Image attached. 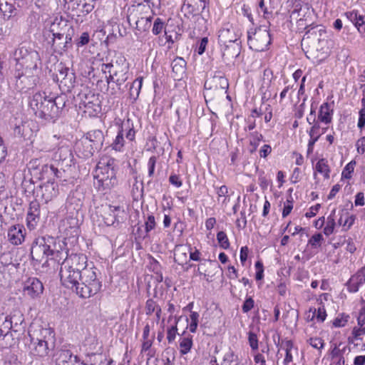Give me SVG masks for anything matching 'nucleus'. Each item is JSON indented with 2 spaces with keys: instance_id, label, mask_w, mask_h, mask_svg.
Here are the masks:
<instances>
[{
  "instance_id": "69168bd1",
  "label": "nucleus",
  "mask_w": 365,
  "mask_h": 365,
  "mask_svg": "<svg viewBox=\"0 0 365 365\" xmlns=\"http://www.w3.org/2000/svg\"><path fill=\"white\" fill-rule=\"evenodd\" d=\"M358 153L363 155L365 153V136L361 137L356 143Z\"/></svg>"
},
{
  "instance_id": "8fccbe9b",
  "label": "nucleus",
  "mask_w": 365,
  "mask_h": 365,
  "mask_svg": "<svg viewBox=\"0 0 365 365\" xmlns=\"http://www.w3.org/2000/svg\"><path fill=\"white\" fill-rule=\"evenodd\" d=\"M351 279L359 286L364 284L365 282V267L361 268L356 274L351 277Z\"/></svg>"
},
{
  "instance_id": "f257e3e1",
  "label": "nucleus",
  "mask_w": 365,
  "mask_h": 365,
  "mask_svg": "<svg viewBox=\"0 0 365 365\" xmlns=\"http://www.w3.org/2000/svg\"><path fill=\"white\" fill-rule=\"evenodd\" d=\"M56 257L61 264L60 278L62 284L72 289L81 298H89L96 294L102 284L94 267H88L87 257L83 254L68 255V251L57 252Z\"/></svg>"
},
{
  "instance_id": "b1692460",
  "label": "nucleus",
  "mask_w": 365,
  "mask_h": 365,
  "mask_svg": "<svg viewBox=\"0 0 365 365\" xmlns=\"http://www.w3.org/2000/svg\"><path fill=\"white\" fill-rule=\"evenodd\" d=\"M77 97L80 99L79 108L81 109L90 103H92V101L99 99L98 94H95L91 91L88 90V88H85V91L79 93Z\"/></svg>"
},
{
  "instance_id": "37998d69",
  "label": "nucleus",
  "mask_w": 365,
  "mask_h": 365,
  "mask_svg": "<svg viewBox=\"0 0 365 365\" xmlns=\"http://www.w3.org/2000/svg\"><path fill=\"white\" fill-rule=\"evenodd\" d=\"M157 162L156 156H151L148 163V177L150 178L148 181V184L150 185L152 182V178L154 176L155 165Z\"/></svg>"
},
{
  "instance_id": "864d4df0",
  "label": "nucleus",
  "mask_w": 365,
  "mask_h": 365,
  "mask_svg": "<svg viewBox=\"0 0 365 365\" xmlns=\"http://www.w3.org/2000/svg\"><path fill=\"white\" fill-rule=\"evenodd\" d=\"M160 306L152 299H149L145 303V312L146 314L151 315Z\"/></svg>"
},
{
  "instance_id": "7ed1b4c3",
  "label": "nucleus",
  "mask_w": 365,
  "mask_h": 365,
  "mask_svg": "<svg viewBox=\"0 0 365 365\" xmlns=\"http://www.w3.org/2000/svg\"><path fill=\"white\" fill-rule=\"evenodd\" d=\"M115 160L106 157L101 158L97 165L96 182L95 185L99 190H110L117 185Z\"/></svg>"
},
{
  "instance_id": "de8ad7c7",
  "label": "nucleus",
  "mask_w": 365,
  "mask_h": 365,
  "mask_svg": "<svg viewBox=\"0 0 365 365\" xmlns=\"http://www.w3.org/2000/svg\"><path fill=\"white\" fill-rule=\"evenodd\" d=\"M349 319V316L348 314L341 313L334 320L333 325L335 327H344L348 322Z\"/></svg>"
},
{
  "instance_id": "58836bf2",
  "label": "nucleus",
  "mask_w": 365,
  "mask_h": 365,
  "mask_svg": "<svg viewBox=\"0 0 365 365\" xmlns=\"http://www.w3.org/2000/svg\"><path fill=\"white\" fill-rule=\"evenodd\" d=\"M335 212L336 209H334L331 212V214L327 217V224L324 228V234L327 236H329L330 235L334 232L336 223L334 217L335 215Z\"/></svg>"
},
{
  "instance_id": "1a4fd4ad",
  "label": "nucleus",
  "mask_w": 365,
  "mask_h": 365,
  "mask_svg": "<svg viewBox=\"0 0 365 365\" xmlns=\"http://www.w3.org/2000/svg\"><path fill=\"white\" fill-rule=\"evenodd\" d=\"M208 0H185L181 11L184 16L189 20H198L202 16V13L206 8Z\"/></svg>"
},
{
  "instance_id": "774afa93",
  "label": "nucleus",
  "mask_w": 365,
  "mask_h": 365,
  "mask_svg": "<svg viewBox=\"0 0 365 365\" xmlns=\"http://www.w3.org/2000/svg\"><path fill=\"white\" fill-rule=\"evenodd\" d=\"M309 344L315 349H320L324 346V341L320 338H310Z\"/></svg>"
},
{
  "instance_id": "20e7f679",
  "label": "nucleus",
  "mask_w": 365,
  "mask_h": 365,
  "mask_svg": "<svg viewBox=\"0 0 365 365\" xmlns=\"http://www.w3.org/2000/svg\"><path fill=\"white\" fill-rule=\"evenodd\" d=\"M29 172L36 180L44 181V183L53 185L56 179L66 181L65 170H61L53 164L40 165L39 160H31L28 165Z\"/></svg>"
},
{
  "instance_id": "cd10ccee",
  "label": "nucleus",
  "mask_w": 365,
  "mask_h": 365,
  "mask_svg": "<svg viewBox=\"0 0 365 365\" xmlns=\"http://www.w3.org/2000/svg\"><path fill=\"white\" fill-rule=\"evenodd\" d=\"M66 200L68 205H83L85 195L81 190L77 189L69 193Z\"/></svg>"
},
{
  "instance_id": "09e8293b",
  "label": "nucleus",
  "mask_w": 365,
  "mask_h": 365,
  "mask_svg": "<svg viewBox=\"0 0 365 365\" xmlns=\"http://www.w3.org/2000/svg\"><path fill=\"white\" fill-rule=\"evenodd\" d=\"M163 29H165L164 21L160 18H156L153 23V34L155 36L159 35Z\"/></svg>"
},
{
  "instance_id": "4be33fe9",
  "label": "nucleus",
  "mask_w": 365,
  "mask_h": 365,
  "mask_svg": "<svg viewBox=\"0 0 365 365\" xmlns=\"http://www.w3.org/2000/svg\"><path fill=\"white\" fill-rule=\"evenodd\" d=\"M78 1L76 2L77 7L73 9V10L77 11L78 16H86L94 9L96 0H88V1L84 0V2L79 0Z\"/></svg>"
},
{
  "instance_id": "f8f14e48",
  "label": "nucleus",
  "mask_w": 365,
  "mask_h": 365,
  "mask_svg": "<svg viewBox=\"0 0 365 365\" xmlns=\"http://www.w3.org/2000/svg\"><path fill=\"white\" fill-rule=\"evenodd\" d=\"M54 159L56 161H58V167H60L61 170H64L63 168L71 166V163L73 160V155L72 152L68 148H60L57 152L55 153Z\"/></svg>"
},
{
  "instance_id": "4d7b16f0",
  "label": "nucleus",
  "mask_w": 365,
  "mask_h": 365,
  "mask_svg": "<svg viewBox=\"0 0 365 365\" xmlns=\"http://www.w3.org/2000/svg\"><path fill=\"white\" fill-rule=\"evenodd\" d=\"M177 331H178V328H177V322H176L175 325L170 327L167 330V339L169 343H171L175 340L176 334H177Z\"/></svg>"
},
{
  "instance_id": "bb28decb",
  "label": "nucleus",
  "mask_w": 365,
  "mask_h": 365,
  "mask_svg": "<svg viewBox=\"0 0 365 365\" xmlns=\"http://www.w3.org/2000/svg\"><path fill=\"white\" fill-rule=\"evenodd\" d=\"M173 73L175 74V78L180 79L185 72L186 61L181 57H176L171 63Z\"/></svg>"
},
{
  "instance_id": "5701e85b",
  "label": "nucleus",
  "mask_w": 365,
  "mask_h": 365,
  "mask_svg": "<svg viewBox=\"0 0 365 365\" xmlns=\"http://www.w3.org/2000/svg\"><path fill=\"white\" fill-rule=\"evenodd\" d=\"M304 30L306 31L304 37L307 38L316 37L318 38L319 41L326 34V30L323 26L314 24L307 26Z\"/></svg>"
},
{
  "instance_id": "0e129e2a",
  "label": "nucleus",
  "mask_w": 365,
  "mask_h": 365,
  "mask_svg": "<svg viewBox=\"0 0 365 365\" xmlns=\"http://www.w3.org/2000/svg\"><path fill=\"white\" fill-rule=\"evenodd\" d=\"M155 226V217L153 215H150L148 217L147 221L145 222V232L148 233L150 230H152Z\"/></svg>"
},
{
  "instance_id": "4468645a",
  "label": "nucleus",
  "mask_w": 365,
  "mask_h": 365,
  "mask_svg": "<svg viewBox=\"0 0 365 365\" xmlns=\"http://www.w3.org/2000/svg\"><path fill=\"white\" fill-rule=\"evenodd\" d=\"M69 23L67 20L61 17L60 19L56 18L52 23L50 31L53 34L52 42L54 44L56 38H63L64 37V31L67 29Z\"/></svg>"
},
{
  "instance_id": "9d476101",
  "label": "nucleus",
  "mask_w": 365,
  "mask_h": 365,
  "mask_svg": "<svg viewBox=\"0 0 365 365\" xmlns=\"http://www.w3.org/2000/svg\"><path fill=\"white\" fill-rule=\"evenodd\" d=\"M43 283L36 277H29L24 282L23 292L25 296L31 299L41 297L43 292Z\"/></svg>"
},
{
  "instance_id": "5fc2aeb1",
  "label": "nucleus",
  "mask_w": 365,
  "mask_h": 365,
  "mask_svg": "<svg viewBox=\"0 0 365 365\" xmlns=\"http://www.w3.org/2000/svg\"><path fill=\"white\" fill-rule=\"evenodd\" d=\"M169 182L175 186V187H180L182 185V180L180 176V175L175 174L174 173H171L169 177Z\"/></svg>"
},
{
  "instance_id": "603ef678",
  "label": "nucleus",
  "mask_w": 365,
  "mask_h": 365,
  "mask_svg": "<svg viewBox=\"0 0 365 365\" xmlns=\"http://www.w3.org/2000/svg\"><path fill=\"white\" fill-rule=\"evenodd\" d=\"M207 43H208V38L207 37L202 38L197 43V46H196L195 51L199 55H200V56L202 55L205 53V49H206V47L207 46Z\"/></svg>"
},
{
  "instance_id": "393cba45",
  "label": "nucleus",
  "mask_w": 365,
  "mask_h": 365,
  "mask_svg": "<svg viewBox=\"0 0 365 365\" xmlns=\"http://www.w3.org/2000/svg\"><path fill=\"white\" fill-rule=\"evenodd\" d=\"M76 356V355H74L71 351L63 349L58 350L53 355L56 365L64 364Z\"/></svg>"
},
{
  "instance_id": "c9c22d12",
  "label": "nucleus",
  "mask_w": 365,
  "mask_h": 365,
  "mask_svg": "<svg viewBox=\"0 0 365 365\" xmlns=\"http://www.w3.org/2000/svg\"><path fill=\"white\" fill-rule=\"evenodd\" d=\"M38 182L35 178L29 173V176H24L21 182L22 189L25 192L31 193L35 190V184Z\"/></svg>"
},
{
  "instance_id": "423d86ee",
  "label": "nucleus",
  "mask_w": 365,
  "mask_h": 365,
  "mask_svg": "<svg viewBox=\"0 0 365 365\" xmlns=\"http://www.w3.org/2000/svg\"><path fill=\"white\" fill-rule=\"evenodd\" d=\"M15 59H19L24 63L26 69V74L31 76L33 79L34 85H36V78L38 73L41 71V57L35 50H28L26 47L21 46L16 48L14 52Z\"/></svg>"
},
{
  "instance_id": "473e14b6",
  "label": "nucleus",
  "mask_w": 365,
  "mask_h": 365,
  "mask_svg": "<svg viewBox=\"0 0 365 365\" xmlns=\"http://www.w3.org/2000/svg\"><path fill=\"white\" fill-rule=\"evenodd\" d=\"M180 352L181 355H185L189 353L192 346V336L188 334L180 339Z\"/></svg>"
},
{
  "instance_id": "f03ea898",
  "label": "nucleus",
  "mask_w": 365,
  "mask_h": 365,
  "mask_svg": "<svg viewBox=\"0 0 365 365\" xmlns=\"http://www.w3.org/2000/svg\"><path fill=\"white\" fill-rule=\"evenodd\" d=\"M68 101L66 94L56 97L46 95V92L37 91L29 97V108L38 118L55 121L61 115Z\"/></svg>"
},
{
  "instance_id": "49530a36",
  "label": "nucleus",
  "mask_w": 365,
  "mask_h": 365,
  "mask_svg": "<svg viewBox=\"0 0 365 365\" xmlns=\"http://www.w3.org/2000/svg\"><path fill=\"white\" fill-rule=\"evenodd\" d=\"M356 165L355 160H351L344 168L342 173H341V180L342 179H351V174L354 172V166Z\"/></svg>"
},
{
  "instance_id": "4c0bfd02",
  "label": "nucleus",
  "mask_w": 365,
  "mask_h": 365,
  "mask_svg": "<svg viewBox=\"0 0 365 365\" xmlns=\"http://www.w3.org/2000/svg\"><path fill=\"white\" fill-rule=\"evenodd\" d=\"M125 123L122 125L121 129L118 133L113 143L111 144V147L115 151H121L123 145H124V138H123V127L125 125Z\"/></svg>"
},
{
  "instance_id": "052dcab7",
  "label": "nucleus",
  "mask_w": 365,
  "mask_h": 365,
  "mask_svg": "<svg viewBox=\"0 0 365 365\" xmlns=\"http://www.w3.org/2000/svg\"><path fill=\"white\" fill-rule=\"evenodd\" d=\"M227 193V187L225 185H222L219 188L217 192L218 194V203L220 202V198H222V204H226L228 200L226 197V194Z\"/></svg>"
},
{
  "instance_id": "6e6d98bb",
  "label": "nucleus",
  "mask_w": 365,
  "mask_h": 365,
  "mask_svg": "<svg viewBox=\"0 0 365 365\" xmlns=\"http://www.w3.org/2000/svg\"><path fill=\"white\" fill-rule=\"evenodd\" d=\"M248 341H249L250 347L253 350H256L258 349V339H257V336L255 333H254L251 331H249Z\"/></svg>"
},
{
  "instance_id": "412c9836",
  "label": "nucleus",
  "mask_w": 365,
  "mask_h": 365,
  "mask_svg": "<svg viewBox=\"0 0 365 365\" xmlns=\"http://www.w3.org/2000/svg\"><path fill=\"white\" fill-rule=\"evenodd\" d=\"M128 71L129 67L115 68L107 69V73L114 76L116 78V86L118 89H120L121 86L128 78Z\"/></svg>"
},
{
  "instance_id": "c85d7f7f",
  "label": "nucleus",
  "mask_w": 365,
  "mask_h": 365,
  "mask_svg": "<svg viewBox=\"0 0 365 365\" xmlns=\"http://www.w3.org/2000/svg\"><path fill=\"white\" fill-rule=\"evenodd\" d=\"M76 74L70 71L67 76L58 84L59 88L63 92H71L76 83Z\"/></svg>"
},
{
  "instance_id": "3c124183",
  "label": "nucleus",
  "mask_w": 365,
  "mask_h": 365,
  "mask_svg": "<svg viewBox=\"0 0 365 365\" xmlns=\"http://www.w3.org/2000/svg\"><path fill=\"white\" fill-rule=\"evenodd\" d=\"M90 35L87 31L83 32L81 36L75 40L78 48L87 45L90 42Z\"/></svg>"
},
{
  "instance_id": "338daca9",
  "label": "nucleus",
  "mask_w": 365,
  "mask_h": 365,
  "mask_svg": "<svg viewBox=\"0 0 365 365\" xmlns=\"http://www.w3.org/2000/svg\"><path fill=\"white\" fill-rule=\"evenodd\" d=\"M357 126L361 131H362L365 128V111H364V109H360L359 112V120Z\"/></svg>"
},
{
  "instance_id": "e433bc0d",
  "label": "nucleus",
  "mask_w": 365,
  "mask_h": 365,
  "mask_svg": "<svg viewBox=\"0 0 365 365\" xmlns=\"http://www.w3.org/2000/svg\"><path fill=\"white\" fill-rule=\"evenodd\" d=\"M336 237L335 236H334L331 239V241H330V243H331L333 245L334 248H338L340 246L343 245L345 242H346V244H347V245H346L347 251H349L351 253L354 252V251L356 250V247H355L354 244L351 241L349 240V241L346 242V240L344 237H341L339 240V241H336Z\"/></svg>"
},
{
  "instance_id": "c756f323",
  "label": "nucleus",
  "mask_w": 365,
  "mask_h": 365,
  "mask_svg": "<svg viewBox=\"0 0 365 365\" xmlns=\"http://www.w3.org/2000/svg\"><path fill=\"white\" fill-rule=\"evenodd\" d=\"M129 67L128 63L126 62V58L123 55H120L117 57L115 61L103 63L101 70L104 73H107V69L115 68H123Z\"/></svg>"
},
{
  "instance_id": "2f4dec72",
  "label": "nucleus",
  "mask_w": 365,
  "mask_h": 365,
  "mask_svg": "<svg viewBox=\"0 0 365 365\" xmlns=\"http://www.w3.org/2000/svg\"><path fill=\"white\" fill-rule=\"evenodd\" d=\"M192 250L190 246L179 245L175 249V260L180 264L187 259V254Z\"/></svg>"
},
{
  "instance_id": "680f3d73",
  "label": "nucleus",
  "mask_w": 365,
  "mask_h": 365,
  "mask_svg": "<svg viewBox=\"0 0 365 365\" xmlns=\"http://www.w3.org/2000/svg\"><path fill=\"white\" fill-rule=\"evenodd\" d=\"M255 302L252 297H248L244 302L242 309L244 313H247L254 307Z\"/></svg>"
},
{
  "instance_id": "dca6fc26",
  "label": "nucleus",
  "mask_w": 365,
  "mask_h": 365,
  "mask_svg": "<svg viewBox=\"0 0 365 365\" xmlns=\"http://www.w3.org/2000/svg\"><path fill=\"white\" fill-rule=\"evenodd\" d=\"M24 227L17 224L12 225L8 230V240L14 245H19L22 243L24 240Z\"/></svg>"
},
{
  "instance_id": "aec40b11",
  "label": "nucleus",
  "mask_w": 365,
  "mask_h": 365,
  "mask_svg": "<svg viewBox=\"0 0 365 365\" xmlns=\"http://www.w3.org/2000/svg\"><path fill=\"white\" fill-rule=\"evenodd\" d=\"M84 137L88 138V140L90 141L97 151L101 150L104 141V135L101 130H91Z\"/></svg>"
},
{
  "instance_id": "13d9d810",
  "label": "nucleus",
  "mask_w": 365,
  "mask_h": 365,
  "mask_svg": "<svg viewBox=\"0 0 365 365\" xmlns=\"http://www.w3.org/2000/svg\"><path fill=\"white\" fill-rule=\"evenodd\" d=\"M251 135L253 140L250 141V145L254 146V149L251 150V152L252 153L254 150H256L257 147L259 145V142L263 140V135L260 133H258L257 132H254L251 133Z\"/></svg>"
},
{
  "instance_id": "e2e57ef3",
  "label": "nucleus",
  "mask_w": 365,
  "mask_h": 365,
  "mask_svg": "<svg viewBox=\"0 0 365 365\" xmlns=\"http://www.w3.org/2000/svg\"><path fill=\"white\" fill-rule=\"evenodd\" d=\"M67 224L68 227L73 229L74 232H76L78 228V218H65L63 220V225Z\"/></svg>"
},
{
  "instance_id": "0eeeda50",
  "label": "nucleus",
  "mask_w": 365,
  "mask_h": 365,
  "mask_svg": "<svg viewBox=\"0 0 365 365\" xmlns=\"http://www.w3.org/2000/svg\"><path fill=\"white\" fill-rule=\"evenodd\" d=\"M54 242L55 239L51 237L47 238L43 237L38 239L31 247V256L32 259L41 263L43 261L47 262L48 257L52 256V259L58 260V257H56V253L59 251H55L51 247V245L55 247Z\"/></svg>"
},
{
  "instance_id": "c03bdc74",
  "label": "nucleus",
  "mask_w": 365,
  "mask_h": 365,
  "mask_svg": "<svg viewBox=\"0 0 365 365\" xmlns=\"http://www.w3.org/2000/svg\"><path fill=\"white\" fill-rule=\"evenodd\" d=\"M14 197L9 196V192L5 188L0 190V204L2 205H12Z\"/></svg>"
},
{
  "instance_id": "a18cd8bd",
  "label": "nucleus",
  "mask_w": 365,
  "mask_h": 365,
  "mask_svg": "<svg viewBox=\"0 0 365 365\" xmlns=\"http://www.w3.org/2000/svg\"><path fill=\"white\" fill-rule=\"evenodd\" d=\"M217 240L218 243L224 250H227L230 247V242L226 233L223 231H220L217 234Z\"/></svg>"
},
{
  "instance_id": "6e6552de",
  "label": "nucleus",
  "mask_w": 365,
  "mask_h": 365,
  "mask_svg": "<svg viewBox=\"0 0 365 365\" xmlns=\"http://www.w3.org/2000/svg\"><path fill=\"white\" fill-rule=\"evenodd\" d=\"M271 43V34L267 29L258 28L247 31V43L250 48L255 51L267 50Z\"/></svg>"
},
{
  "instance_id": "39448f33",
  "label": "nucleus",
  "mask_w": 365,
  "mask_h": 365,
  "mask_svg": "<svg viewBox=\"0 0 365 365\" xmlns=\"http://www.w3.org/2000/svg\"><path fill=\"white\" fill-rule=\"evenodd\" d=\"M30 344L29 349L30 354L38 356H46L51 350H53L55 344V338L53 332L48 329H41L39 336H36L35 333L29 332Z\"/></svg>"
},
{
  "instance_id": "9b49d317",
  "label": "nucleus",
  "mask_w": 365,
  "mask_h": 365,
  "mask_svg": "<svg viewBox=\"0 0 365 365\" xmlns=\"http://www.w3.org/2000/svg\"><path fill=\"white\" fill-rule=\"evenodd\" d=\"M204 87L205 89H221L227 90L229 88V83L225 73L222 71H216L214 75L205 82Z\"/></svg>"
},
{
  "instance_id": "7c9ffc66",
  "label": "nucleus",
  "mask_w": 365,
  "mask_h": 365,
  "mask_svg": "<svg viewBox=\"0 0 365 365\" xmlns=\"http://www.w3.org/2000/svg\"><path fill=\"white\" fill-rule=\"evenodd\" d=\"M55 71V73H52V79L54 82L60 83L67 76L70 69L62 63H60L56 66Z\"/></svg>"
},
{
  "instance_id": "ea45409f",
  "label": "nucleus",
  "mask_w": 365,
  "mask_h": 365,
  "mask_svg": "<svg viewBox=\"0 0 365 365\" xmlns=\"http://www.w3.org/2000/svg\"><path fill=\"white\" fill-rule=\"evenodd\" d=\"M315 169L317 172L324 175V178H329L330 169L327 160L324 158L320 159L316 164Z\"/></svg>"
},
{
  "instance_id": "f704fd0d",
  "label": "nucleus",
  "mask_w": 365,
  "mask_h": 365,
  "mask_svg": "<svg viewBox=\"0 0 365 365\" xmlns=\"http://www.w3.org/2000/svg\"><path fill=\"white\" fill-rule=\"evenodd\" d=\"M83 108L84 113H88L89 116H96L101 111V102L100 99L93 101L83 107Z\"/></svg>"
},
{
  "instance_id": "bf43d9fd",
  "label": "nucleus",
  "mask_w": 365,
  "mask_h": 365,
  "mask_svg": "<svg viewBox=\"0 0 365 365\" xmlns=\"http://www.w3.org/2000/svg\"><path fill=\"white\" fill-rule=\"evenodd\" d=\"M30 210L31 211L28 212L27 215V221L29 225H30L32 221H35L36 217H38L39 214L37 207H30Z\"/></svg>"
},
{
  "instance_id": "72a5a7b5",
  "label": "nucleus",
  "mask_w": 365,
  "mask_h": 365,
  "mask_svg": "<svg viewBox=\"0 0 365 365\" xmlns=\"http://www.w3.org/2000/svg\"><path fill=\"white\" fill-rule=\"evenodd\" d=\"M143 77H138L130 84L129 88L130 98L135 101L140 94L143 84Z\"/></svg>"
},
{
  "instance_id": "a211bd4d",
  "label": "nucleus",
  "mask_w": 365,
  "mask_h": 365,
  "mask_svg": "<svg viewBox=\"0 0 365 365\" xmlns=\"http://www.w3.org/2000/svg\"><path fill=\"white\" fill-rule=\"evenodd\" d=\"M15 60L16 63L14 70V77L16 79V86L19 90H23L25 88L24 85L25 80L31 77V76L26 74L24 63L19 59Z\"/></svg>"
},
{
  "instance_id": "ddd939ff",
  "label": "nucleus",
  "mask_w": 365,
  "mask_h": 365,
  "mask_svg": "<svg viewBox=\"0 0 365 365\" xmlns=\"http://www.w3.org/2000/svg\"><path fill=\"white\" fill-rule=\"evenodd\" d=\"M233 42H241L240 35L233 27L222 28L219 31L218 43L220 45H225Z\"/></svg>"
},
{
  "instance_id": "79ce46f5",
  "label": "nucleus",
  "mask_w": 365,
  "mask_h": 365,
  "mask_svg": "<svg viewBox=\"0 0 365 365\" xmlns=\"http://www.w3.org/2000/svg\"><path fill=\"white\" fill-rule=\"evenodd\" d=\"M323 241L324 238L322 233H316L310 237L308 241V245H310L312 249H318L322 246Z\"/></svg>"
},
{
  "instance_id": "6ab92c4d",
  "label": "nucleus",
  "mask_w": 365,
  "mask_h": 365,
  "mask_svg": "<svg viewBox=\"0 0 365 365\" xmlns=\"http://www.w3.org/2000/svg\"><path fill=\"white\" fill-rule=\"evenodd\" d=\"M222 57L224 60L236 58L239 56L241 51V42H233L225 45H220Z\"/></svg>"
},
{
  "instance_id": "2eb2a0df",
  "label": "nucleus",
  "mask_w": 365,
  "mask_h": 365,
  "mask_svg": "<svg viewBox=\"0 0 365 365\" xmlns=\"http://www.w3.org/2000/svg\"><path fill=\"white\" fill-rule=\"evenodd\" d=\"M327 128H321L319 123H315V124L310 128L309 131L308 132L310 137L307 145L308 155L313 153L315 143L319 140L322 134L327 132Z\"/></svg>"
},
{
  "instance_id": "a878e982",
  "label": "nucleus",
  "mask_w": 365,
  "mask_h": 365,
  "mask_svg": "<svg viewBox=\"0 0 365 365\" xmlns=\"http://www.w3.org/2000/svg\"><path fill=\"white\" fill-rule=\"evenodd\" d=\"M333 115V110L330 108V105L328 103H324L321 106L318 114V120L325 124H329L331 122Z\"/></svg>"
},
{
  "instance_id": "f3484780",
  "label": "nucleus",
  "mask_w": 365,
  "mask_h": 365,
  "mask_svg": "<svg viewBox=\"0 0 365 365\" xmlns=\"http://www.w3.org/2000/svg\"><path fill=\"white\" fill-rule=\"evenodd\" d=\"M76 152L83 158H91L97 150L84 136L76 143Z\"/></svg>"
},
{
  "instance_id": "a19ab883",
  "label": "nucleus",
  "mask_w": 365,
  "mask_h": 365,
  "mask_svg": "<svg viewBox=\"0 0 365 365\" xmlns=\"http://www.w3.org/2000/svg\"><path fill=\"white\" fill-rule=\"evenodd\" d=\"M72 38L68 36H65V42L58 43L56 48H53L55 52L62 53V52L66 51L68 49L72 48Z\"/></svg>"
}]
</instances>
